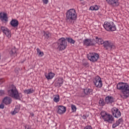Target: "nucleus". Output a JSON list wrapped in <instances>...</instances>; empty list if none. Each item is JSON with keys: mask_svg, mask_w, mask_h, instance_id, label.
Here are the masks:
<instances>
[{"mask_svg": "<svg viewBox=\"0 0 129 129\" xmlns=\"http://www.w3.org/2000/svg\"><path fill=\"white\" fill-rule=\"evenodd\" d=\"M101 117L104 119V121H107L109 123H112L114 121V118L110 114L107 113L105 111L101 112Z\"/></svg>", "mask_w": 129, "mask_h": 129, "instance_id": "5", "label": "nucleus"}, {"mask_svg": "<svg viewBox=\"0 0 129 129\" xmlns=\"http://www.w3.org/2000/svg\"><path fill=\"white\" fill-rule=\"evenodd\" d=\"M3 102L5 104H6V105L11 104V103H12V98L10 97H6L3 100Z\"/></svg>", "mask_w": 129, "mask_h": 129, "instance_id": "18", "label": "nucleus"}, {"mask_svg": "<svg viewBox=\"0 0 129 129\" xmlns=\"http://www.w3.org/2000/svg\"><path fill=\"white\" fill-rule=\"evenodd\" d=\"M83 118H84V119H86V116L83 115Z\"/></svg>", "mask_w": 129, "mask_h": 129, "instance_id": "37", "label": "nucleus"}, {"mask_svg": "<svg viewBox=\"0 0 129 129\" xmlns=\"http://www.w3.org/2000/svg\"><path fill=\"white\" fill-rule=\"evenodd\" d=\"M10 24L12 26V27H14V28H16L19 26V21L17 20V19H13L11 22Z\"/></svg>", "mask_w": 129, "mask_h": 129, "instance_id": "20", "label": "nucleus"}, {"mask_svg": "<svg viewBox=\"0 0 129 129\" xmlns=\"http://www.w3.org/2000/svg\"><path fill=\"white\" fill-rule=\"evenodd\" d=\"M63 82H64L63 79L59 78L55 82L54 85L55 87L59 88V87H61L63 85Z\"/></svg>", "mask_w": 129, "mask_h": 129, "instance_id": "16", "label": "nucleus"}, {"mask_svg": "<svg viewBox=\"0 0 129 129\" xmlns=\"http://www.w3.org/2000/svg\"><path fill=\"white\" fill-rule=\"evenodd\" d=\"M24 92L25 94H31V93H34V92H35V91L33 88H31L24 90Z\"/></svg>", "mask_w": 129, "mask_h": 129, "instance_id": "23", "label": "nucleus"}, {"mask_svg": "<svg viewBox=\"0 0 129 129\" xmlns=\"http://www.w3.org/2000/svg\"><path fill=\"white\" fill-rule=\"evenodd\" d=\"M25 129H30L29 128H27V127H25Z\"/></svg>", "mask_w": 129, "mask_h": 129, "instance_id": "40", "label": "nucleus"}, {"mask_svg": "<svg viewBox=\"0 0 129 129\" xmlns=\"http://www.w3.org/2000/svg\"><path fill=\"white\" fill-rule=\"evenodd\" d=\"M108 5H110L112 7H116L119 6V2L118 0H106Z\"/></svg>", "mask_w": 129, "mask_h": 129, "instance_id": "12", "label": "nucleus"}, {"mask_svg": "<svg viewBox=\"0 0 129 129\" xmlns=\"http://www.w3.org/2000/svg\"><path fill=\"white\" fill-rule=\"evenodd\" d=\"M123 121V120H122V118H119L118 120L116 121V122L112 124V128H115L116 126H118L120 123H122V122Z\"/></svg>", "mask_w": 129, "mask_h": 129, "instance_id": "17", "label": "nucleus"}, {"mask_svg": "<svg viewBox=\"0 0 129 129\" xmlns=\"http://www.w3.org/2000/svg\"><path fill=\"white\" fill-rule=\"evenodd\" d=\"M2 59V54H0V60Z\"/></svg>", "mask_w": 129, "mask_h": 129, "instance_id": "39", "label": "nucleus"}, {"mask_svg": "<svg viewBox=\"0 0 129 129\" xmlns=\"http://www.w3.org/2000/svg\"><path fill=\"white\" fill-rule=\"evenodd\" d=\"M92 89L89 88H86L84 90V92L86 95H90L92 94Z\"/></svg>", "mask_w": 129, "mask_h": 129, "instance_id": "22", "label": "nucleus"}, {"mask_svg": "<svg viewBox=\"0 0 129 129\" xmlns=\"http://www.w3.org/2000/svg\"><path fill=\"white\" fill-rule=\"evenodd\" d=\"M87 57L91 62H96L98 58H99V55L96 53L92 52L89 53L87 55Z\"/></svg>", "mask_w": 129, "mask_h": 129, "instance_id": "8", "label": "nucleus"}, {"mask_svg": "<svg viewBox=\"0 0 129 129\" xmlns=\"http://www.w3.org/2000/svg\"><path fill=\"white\" fill-rule=\"evenodd\" d=\"M45 76L46 78H47V79H48V80H49L50 79H53V78H54V76H55V74H54L52 72H50L48 74L45 73Z\"/></svg>", "mask_w": 129, "mask_h": 129, "instance_id": "21", "label": "nucleus"}, {"mask_svg": "<svg viewBox=\"0 0 129 129\" xmlns=\"http://www.w3.org/2000/svg\"><path fill=\"white\" fill-rule=\"evenodd\" d=\"M30 115H31V116H34V113H31Z\"/></svg>", "mask_w": 129, "mask_h": 129, "instance_id": "38", "label": "nucleus"}, {"mask_svg": "<svg viewBox=\"0 0 129 129\" xmlns=\"http://www.w3.org/2000/svg\"><path fill=\"white\" fill-rule=\"evenodd\" d=\"M5 94V91L0 90V95H4Z\"/></svg>", "mask_w": 129, "mask_h": 129, "instance_id": "33", "label": "nucleus"}, {"mask_svg": "<svg viewBox=\"0 0 129 129\" xmlns=\"http://www.w3.org/2000/svg\"><path fill=\"white\" fill-rule=\"evenodd\" d=\"M4 83V81H3V80L0 79V85L2 84V83Z\"/></svg>", "mask_w": 129, "mask_h": 129, "instance_id": "36", "label": "nucleus"}, {"mask_svg": "<svg viewBox=\"0 0 129 129\" xmlns=\"http://www.w3.org/2000/svg\"><path fill=\"white\" fill-rule=\"evenodd\" d=\"M65 112H66V107L63 106H58L57 113H58V114H63V113H65Z\"/></svg>", "mask_w": 129, "mask_h": 129, "instance_id": "15", "label": "nucleus"}, {"mask_svg": "<svg viewBox=\"0 0 129 129\" xmlns=\"http://www.w3.org/2000/svg\"><path fill=\"white\" fill-rule=\"evenodd\" d=\"M42 1L44 4H45V5H47V4H48V0H42Z\"/></svg>", "mask_w": 129, "mask_h": 129, "instance_id": "35", "label": "nucleus"}, {"mask_svg": "<svg viewBox=\"0 0 129 129\" xmlns=\"http://www.w3.org/2000/svg\"><path fill=\"white\" fill-rule=\"evenodd\" d=\"M99 9L98 6L97 5H94L90 8V10H91V11H97Z\"/></svg>", "mask_w": 129, "mask_h": 129, "instance_id": "24", "label": "nucleus"}, {"mask_svg": "<svg viewBox=\"0 0 129 129\" xmlns=\"http://www.w3.org/2000/svg\"><path fill=\"white\" fill-rule=\"evenodd\" d=\"M93 83L97 88H101L102 87V81L99 76L95 77L93 79Z\"/></svg>", "mask_w": 129, "mask_h": 129, "instance_id": "9", "label": "nucleus"}, {"mask_svg": "<svg viewBox=\"0 0 129 129\" xmlns=\"http://www.w3.org/2000/svg\"><path fill=\"white\" fill-rule=\"evenodd\" d=\"M8 94L9 96L15 99H20L19 91H18V89H17V88L14 85H12L10 87V89L8 90Z\"/></svg>", "mask_w": 129, "mask_h": 129, "instance_id": "4", "label": "nucleus"}, {"mask_svg": "<svg viewBox=\"0 0 129 129\" xmlns=\"http://www.w3.org/2000/svg\"><path fill=\"white\" fill-rule=\"evenodd\" d=\"M0 19L2 22H5L7 23L9 22V18H8V15L7 13H0Z\"/></svg>", "mask_w": 129, "mask_h": 129, "instance_id": "14", "label": "nucleus"}, {"mask_svg": "<svg viewBox=\"0 0 129 129\" xmlns=\"http://www.w3.org/2000/svg\"><path fill=\"white\" fill-rule=\"evenodd\" d=\"M103 27L106 31L114 32V31H116V26L115 24L112 22H105L104 24Z\"/></svg>", "mask_w": 129, "mask_h": 129, "instance_id": "6", "label": "nucleus"}, {"mask_svg": "<svg viewBox=\"0 0 129 129\" xmlns=\"http://www.w3.org/2000/svg\"><path fill=\"white\" fill-rule=\"evenodd\" d=\"M111 111H112V113L113 116H114V117L118 118V117H119L120 116V115H121V114L120 113V111H119V110H118V109L117 108L114 107V108H112Z\"/></svg>", "mask_w": 129, "mask_h": 129, "instance_id": "10", "label": "nucleus"}, {"mask_svg": "<svg viewBox=\"0 0 129 129\" xmlns=\"http://www.w3.org/2000/svg\"><path fill=\"white\" fill-rule=\"evenodd\" d=\"M117 89L121 91L120 94V97L123 99L127 98L129 97V86L127 83H119L117 85Z\"/></svg>", "mask_w": 129, "mask_h": 129, "instance_id": "1", "label": "nucleus"}, {"mask_svg": "<svg viewBox=\"0 0 129 129\" xmlns=\"http://www.w3.org/2000/svg\"><path fill=\"white\" fill-rule=\"evenodd\" d=\"M99 104H100V105L102 106L104 105V101H103V100H100L99 101Z\"/></svg>", "mask_w": 129, "mask_h": 129, "instance_id": "32", "label": "nucleus"}, {"mask_svg": "<svg viewBox=\"0 0 129 129\" xmlns=\"http://www.w3.org/2000/svg\"><path fill=\"white\" fill-rule=\"evenodd\" d=\"M0 108H1L2 109H4V108H5V105H4L3 104H1L0 105Z\"/></svg>", "mask_w": 129, "mask_h": 129, "instance_id": "34", "label": "nucleus"}, {"mask_svg": "<svg viewBox=\"0 0 129 129\" xmlns=\"http://www.w3.org/2000/svg\"><path fill=\"white\" fill-rule=\"evenodd\" d=\"M71 108L74 112H75L76 111V106L74 105H71Z\"/></svg>", "mask_w": 129, "mask_h": 129, "instance_id": "31", "label": "nucleus"}, {"mask_svg": "<svg viewBox=\"0 0 129 129\" xmlns=\"http://www.w3.org/2000/svg\"><path fill=\"white\" fill-rule=\"evenodd\" d=\"M36 50L38 56H39L40 57H42L44 55V53L41 51V50H40V49L37 48Z\"/></svg>", "mask_w": 129, "mask_h": 129, "instance_id": "26", "label": "nucleus"}, {"mask_svg": "<svg viewBox=\"0 0 129 129\" xmlns=\"http://www.w3.org/2000/svg\"><path fill=\"white\" fill-rule=\"evenodd\" d=\"M1 30L3 33L10 39L12 37V34L11 33V31L8 29V28L4 26L1 27Z\"/></svg>", "mask_w": 129, "mask_h": 129, "instance_id": "11", "label": "nucleus"}, {"mask_svg": "<svg viewBox=\"0 0 129 129\" xmlns=\"http://www.w3.org/2000/svg\"><path fill=\"white\" fill-rule=\"evenodd\" d=\"M44 36L46 39H48V38H50L51 34L49 32L44 33Z\"/></svg>", "mask_w": 129, "mask_h": 129, "instance_id": "29", "label": "nucleus"}, {"mask_svg": "<svg viewBox=\"0 0 129 129\" xmlns=\"http://www.w3.org/2000/svg\"><path fill=\"white\" fill-rule=\"evenodd\" d=\"M66 48H67V41H66V39L64 38H60L57 43V49L59 51H62V50H65Z\"/></svg>", "mask_w": 129, "mask_h": 129, "instance_id": "7", "label": "nucleus"}, {"mask_svg": "<svg viewBox=\"0 0 129 129\" xmlns=\"http://www.w3.org/2000/svg\"><path fill=\"white\" fill-rule=\"evenodd\" d=\"M84 45H86V46H93L94 45H95V40L85 39L84 41Z\"/></svg>", "mask_w": 129, "mask_h": 129, "instance_id": "13", "label": "nucleus"}, {"mask_svg": "<svg viewBox=\"0 0 129 129\" xmlns=\"http://www.w3.org/2000/svg\"><path fill=\"white\" fill-rule=\"evenodd\" d=\"M77 18V13L75 9H70L67 12V22L73 25L74 21Z\"/></svg>", "mask_w": 129, "mask_h": 129, "instance_id": "2", "label": "nucleus"}, {"mask_svg": "<svg viewBox=\"0 0 129 129\" xmlns=\"http://www.w3.org/2000/svg\"><path fill=\"white\" fill-rule=\"evenodd\" d=\"M96 42L98 45L104 44V47L106 50H110L115 48V45L113 43L109 42L108 41H105L101 38H98V37H96Z\"/></svg>", "mask_w": 129, "mask_h": 129, "instance_id": "3", "label": "nucleus"}, {"mask_svg": "<svg viewBox=\"0 0 129 129\" xmlns=\"http://www.w3.org/2000/svg\"><path fill=\"white\" fill-rule=\"evenodd\" d=\"M105 102L106 103H112V102H114V99L113 97L108 96L105 98Z\"/></svg>", "mask_w": 129, "mask_h": 129, "instance_id": "19", "label": "nucleus"}, {"mask_svg": "<svg viewBox=\"0 0 129 129\" xmlns=\"http://www.w3.org/2000/svg\"><path fill=\"white\" fill-rule=\"evenodd\" d=\"M67 40L70 44H75V40L71 38H67Z\"/></svg>", "mask_w": 129, "mask_h": 129, "instance_id": "25", "label": "nucleus"}, {"mask_svg": "<svg viewBox=\"0 0 129 129\" xmlns=\"http://www.w3.org/2000/svg\"><path fill=\"white\" fill-rule=\"evenodd\" d=\"M53 101H54V102H59V101H60V98L59 95H56L54 96L53 98Z\"/></svg>", "mask_w": 129, "mask_h": 129, "instance_id": "27", "label": "nucleus"}, {"mask_svg": "<svg viewBox=\"0 0 129 129\" xmlns=\"http://www.w3.org/2000/svg\"><path fill=\"white\" fill-rule=\"evenodd\" d=\"M11 55H16V47H14L12 49L11 51L10 52Z\"/></svg>", "mask_w": 129, "mask_h": 129, "instance_id": "28", "label": "nucleus"}, {"mask_svg": "<svg viewBox=\"0 0 129 129\" xmlns=\"http://www.w3.org/2000/svg\"><path fill=\"white\" fill-rule=\"evenodd\" d=\"M20 111V108H15L14 111L12 112V114H16V113H18Z\"/></svg>", "mask_w": 129, "mask_h": 129, "instance_id": "30", "label": "nucleus"}]
</instances>
